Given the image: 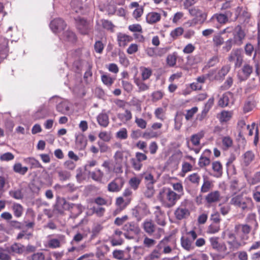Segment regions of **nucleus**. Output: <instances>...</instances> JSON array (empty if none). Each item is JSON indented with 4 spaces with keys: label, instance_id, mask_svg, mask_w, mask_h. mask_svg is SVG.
<instances>
[{
    "label": "nucleus",
    "instance_id": "1",
    "mask_svg": "<svg viewBox=\"0 0 260 260\" xmlns=\"http://www.w3.org/2000/svg\"><path fill=\"white\" fill-rule=\"evenodd\" d=\"M180 196L170 188H165L159 193V198L164 206L167 208L174 206Z\"/></svg>",
    "mask_w": 260,
    "mask_h": 260
},
{
    "label": "nucleus",
    "instance_id": "2",
    "mask_svg": "<svg viewBox=\"0 0 260 260\" xmlns=\"http://www.w3.org/2000/svg\"><path fill=\"white\" fill-rule=\"evenodd\" d=\"M230 203L243 211L252 210L254 206L251 198L249 197L244 198L241 195L233 197L231 200Z\"/></svg>",
    "mask_w": 260,
    "mask_h": 260
},
{
    "label": "nucleus",
    "instance_id": "3",
    "mask_svg": "<svg viewBox=\"0 0 260 260\" xmlns=\"http://www.w3.org/2000/svg\"><path fill=\"white\" fill-rule=\"evenodd\" d=\"M221 237L225 240L230 251H233L240 248L244 244L238 238L235 233L225 231L222 233Z\"/></svg>",
    "mask_w": 260,
    "mask_h": 260
},
{
    "label": "nucleus",
    "instance_id": "4",
    "mask_svg": "<svg viewBox=\"0 0 260 260\" xmlns=\"http://www.w3.org/2000/svg\"><path fill=\"white\" fill-rule=\"evenodd\" d=\"M55 210L60 213H62L64 210H70V208L77 209V214H81L84 208L81 204H70L63 198L57 197L55 207Z\"/></svg>",
    "mask_w": 260,
    "mask_h": 260
},
{
    "label": "nucleus",
    "instance_id": "5",
    "mask_svg": "<svg viewBox=\"0 0 260 260\" xmlns=\"http://www.w3.org/2000/svg\"><path fill=\"white\" fill-rule=\"evenodd\" d=\"M252 230L251 226L247 223H239L234 227V232L237 238L246 244V241L249 239V234Z\"/></svg>",
    "mask_w": 260,
    "mask_h": 260
},
{
    "label": "nucleus",
    "instance_id": "6",
    "mask_svg": "<svg viewBox=\"0 0 260 260\" xmlns=\"http://www.w3.org/2000/svg\"><path fill=\"white\" fill-rule=\"evenodd\" d=\"M125 152L122 150L117 151L113 156V172L121 174L123 172V166L127 160V156H124Z\"/></svg>",
    "mask_w": 260,
    "mask_h": 260
},
{
    "label": "nucleus",
    "instance_id": "7",
    "mask_svg": "<svg viewBox=\"0 0 260 260\" xmlns=\"http://www.w3.org/2000/svg\"><path fill=\"white\" fill-rule=\"evenodd\" d=\"M190 202L189 200H184L183 201L179 206L176 209L174 215L176 218L178 220L186 219L190 215L189 207Z\"/></svg>",
    "mask_w": 260,
    "mask_h": 260
},
{
    "label": "nucleus",
    "instance_id": "8",
    "mask_svg": "<svg viewBox=\"0 0 260 260\" xmlns=\"http://www.w3.org/2000/svg\"><path fill=\"white\" fill-rule=\"evenodd\" d=\"M143 229L146 233L151 235L155 231L156 233L154 234L155 237L159 239L164 233V230L161 228H156L154 223L151 220H145L143 224Z\"/></svg>",
    "mask_w": 260,
    "mask_h": 260
},
{
    "label": "nucleus",
    "instance_id": "9",
    "mask_svg": "<svg viewBox=\"0 0 260 260\" xmlns=\"http://www.w3.org/2000/svg\"><path fill=\"white\" fill-rule=\"evenodd\" d=\"M254 70L253 67L249 62L244 63L238 74V77L240 81H244L247 80Z\"/></svg>",
    "mask_w": 260,
    "mask_h": 260
},
{
    "label": "nucleus",
    "instance_id": "10",
    "mask_svg": "<svg viewBox=\"0 0 260 260\" xmlns=\"http://www.w3.org/2000/svg\"><path fill=\"white\" fill-rule=\"evenodd\" d=\"M50 235L48 236L49 239L47 245L49 248H58L66 242L65 236L63 235H57L55 238H50Z\"/></svg>",
    "mask_w": 260,
    "mask_h": 260
},
{
    "label": "nucleus",
    "instance_id": "11",
    "mask_svg": "<svg viewBox=\"0 0 260 260\" xmlns=\"http://www.w3.org/2000/svg\"><path fill=\"white\" fill-rule=\"evenodd\" d=\"M245 33L240 25L235 27V31L233 32V42L237 46H241L245 38Z\"/></svg>",
    "mask_w": 260,
    "mask_h": 260
},
{
    "label": "nucleus",
    "instance_id": "12",
    "mask_svg": "<svg viewBox=\"0 0 260 260\" xmlns=\"http://www.w3.org/2000/svg\"><path fill=\"white\" fill-rule=\"evenodd\" d=\"M243 55L240 49H234L232 51L229 57L230 61H235L236 67H240L243 62Z\"/></svg>",
    "mask_w": 260,
    "mask_h": 260
},
{
    "label": "nucleus",
    "instance_id": "13",
    "mask_svg": "<svg viewBox=\"0 0 260 260\" xmlns=\"http://www.w3.org/2000/svg\"><path fill=\"white\" fill-rule=\"evenodd\" d=\"M124 183L122 177H117L108 184V190L111 192H118L121 190Z\"/></svg>",
    "mask_w": 260,
    "mask_h": 260
},
{
    "label": "nucleus",
    "instance_id": "14",
    "mask_svg": "<svg viewBox=\"0 0 260 260\" xmlns=\"http://www.w3.org/2000/svg\"><path fill=\"white\" fill-rule=\"evenodd\" d=\"M154 215L155 222L159 225L165 226L166 225V216L159 206H156L154 208Z\"/></svg>",
    "mask_w": 260,
    "mask_h": 260
},
{
    "label": "nucleus",
    "instance_id": "15",
    "mask_svg": "<svg viewBox=\"0 0 260 260\" xmlns=\"http://www.w3.org/2000/svg\"><path fill=\"white\" fill-rule=\"evenodd\" d=\"M66 26L64 21L60 18L54 19L50 24V28L54 33L58 32L63 30Z\"/></svg>",
    "mask_w": 260,
    "mask_h": 260
},
{
    "label": "nucleus",
    "instance_id": "16",
    "mask_svg": "<svg viewBox=\"0 0 260 260\" xmlns=\"http://www.w3.org/2000/svg\"><path fill=\"white\" fill-rule=\"evenodd\" d=\"M188 12L190 15L198 18L201 23H203L206 19V14L197 7L189 9Z\"/></svg>",
    "mask_w": 260,
    "mask_h": 260
},
{
    "label": "nucleus",
    "instance_id": "17",
    "mask_svg": "<svg viewBox=\"0 0 260 260\" xmlns=\"http://www.w3.org/2000/svg\"><path fill=\"white\" fill-rule=\"evenodd\" d=\"M131 200V198H124L121 197L117 198L116 200V204L118 208L115 211V214H116L124 209L130 203Z\"/></svg>",
    "mask_w": 260,
    "mask_h": 260
},
{
    "label": "nucleus",
    "instance_id": "18",
    "mask_svg": "<svg viewBox=\"0 0 260 260\" xmlns=\"http://www.w3.org/2000/svg\"><path fill=\"white\" fill-rule=\"evenodd\" d=\"M6 250L11 254H21L25 251V247L20 243H14L7 247Z\"/></svg>",
    "mask_w": 260,
    "mask_h": 260
},
{
    "label": "nucleus",
    "instance_id": "19",
    "mask_svg": "<svg viewBox=\"0 0 260 260\" xmlns=\"http://www.w3.org/2000/svg\"><path fill=\"white\" fill-rule=\"evenodd\" d=\"M75 145L78 150H83L87 145V140L83 134L79 133L75 136Z\"/></svg>",
    "mask_w": 260,
    "mask_h": 260
},
{
    "label": "nucleus",
    "instance_id": "20",
    "mask_svg": "<svg viewBox=\"0 0 260 260\" xmlns=\"http://www.w3.org/2000/svg\"><path fill=\"white\" fill-rule=\"evenodd\" d=\"M117 42L120 47H124L133 40V38L125 34L119 32L117 36Z\"/></svg>",
    "mask_w": 260,
    "mask_h": 260
},
{
    "label": "nucleus",
    "instance_id": "21",
    "mask_svg": "<svg viewBox=\"0 0 260 260\" xmlns=\"http://www.w3.org/2000/svg\"><path fill=\"white\" fill-rule=\"evenodd\" d=\"M96 120L98 124L103 127H107L109 124V116L105 111H103L97 116Z\"/></svg>",
    "mask_w": 260,
    "mask_h": 260
},
{
    "label": "nucleus",
    "instance_id": "22",
    "mask_svg": "<svg viewBox=\"0 0 260 260\" xmlns=\"http://www.w3.org/2000/svg\"><path fill=\"white\" fill-rule=\"evenodd\" d=\"M230 70V67L228 66H223L222 68L218 71L216 73L215 71V73L214 74L213 76H212V78H210V80H222L225 76L229 72Z\"/></svg>",
    "mask_w": 260,
    "mask_h": 260
},
{
    "label": "nucleus",
    "instance_id": "23",
    "mask_svg": "<svg viewBox=\"0 0 260 260\" xmlns=\"http://www.w3.org/2000/svg\"><path fill=\"white\" fill-rule=\"evenodd\" d=\"M220 193L218 191H213L208 193L205 197L207 203L211 205L212 204L216 203L220 200Z\"/></svg>",
    "mask_w": 260,
    "mask_h": 260
},
{
    "label": "nucleus",
    "instance_id": "24",
    "mask_svg": "<svg viewBox=\"0 0 260 260\" xmlns=\"http://www.w3.org/2000/svg\"><path fill=\"white\" fill-rule=\"evenodd\" d=\"M218 240L219 238L216 237H213L209 239L212 247L217 251H225L226 250L225 245L220 244Z\"/></svg>",
    "mask_w": 260,
    "mask_h": 260
},
{
    "label": "nucleus",
    "instance_id": "25",
    "mask_svg": "<svg viewBox=\"0 0 260 260\" xmlns=\"http://www.w3.org/2000/svg\"><path fill=\"white\" fill-rule=\"evenodd\" d=\"M77 20V27L82 34L85 35L88 33L89 25L87 22L83 19L79 18Z\"/></svg>",
    "mask_w": 260,
    "mask_h": 260
},
{
    "label": "nucleus",
    "instance_id": "26",
    "mask_svg": "<svg viewBox=\"0 0 260 260\" xmlns=\"http://www.w3.org/2000/svg\"><path fill=\"white\" fill-rule=\"evenodd\" d=\"M212 168L214 173V177L217 178L221 177L223 174L222 166L219 161H213L212 163Z\"/></svg>",
    "mask_w": 260,
    "mask_h": 260
},
{
    "label": "nucleus",
    "instance_id": "27",
    "mask_svg": "<svg viewBox=\"0 0 260 260\" xmlns=\"http://www.w3.org/2000/svg\"><path fill=\"white\" fill-rule=\"evenodd\" d=\"M161 18L160 14L158 13L152 12L147 14L146 17V20L147 23L149 24L155 23L160 20Z\"/></svg>",
    "mask_w": 260,
    "mask_h": 260
},
{
    "label": "nucleus",
    "instance_id": "28",
    "mask_svg": "<svg viewBox=\"0 0 260 260\" xmlns=\"http://www.w3.org/2000/svg\"><path fill=\"white\" fill-rule=\"evenodd\" d=\"M254 154L252 151H247L243 155V165L246 167L249 166L254 160Z\"/></svg>",
    "mask_w": 260,
    "mask_h": 260
},
{
    "label": "nucleus",
    "instance_id": "29",
    "mask_svg": "<svg viewBox=\"0 0 260 260\" xmlns=\"http://www.w3.org/2000/svg\"><path fill=\"white\" fill-rule=\"evenodd\" d=\"M193 243L189 237H182L181 239V245L186 250L189 251L194 248Z\"/></svg>",
    "mask_w": 260,
    "mask_h": 260
},
{
    "label": "nucleus",
    "instance_id": "30",
    "mask_svg": "<svg viewBox=\"0 0 260 260\" xmlns=\"http://www.w3.org/2000/svg\"><path fill=\"white\" fill-rule=\"evenodd\" d=\"M167 239H163L158 243L156 247L158 249H162V253L165 254L170 253L172 251V247L167 243Z\"/></svg>",
    "mask_w": 260,
    "mask_h": 260
},
{
    "label": "nucleus",
    "instance_id": "31",
    "mask_svg": "<svg viewBox=\"0 0 260 260\" xmlns=\"http://www.w3.org/2000/svg\"><path fill=\"white\" fill-rule=\"evenodd\" d=\"M8 40L6 38L0 39V58H4L8 51Z\"/></svg>",
    "mask_w": 260,
    "mask_h": 260
},
{
    "label": "nucleus",
    "instance_id": "32",
    "mask_svg": "<svg viewBox=\"0 0 260 260\" xmlns=\"http://www.w3.org/2000/svg\"><path fill=\"white\" fill-rule=\"evenodd\" d=\"M11 209L15 217L18 218L22 216L24 209L21 204L14 203L12 205Z\"/></svg>",
    "mask_w": 260,
    "mask_h": 260
},
{
    "label": "nucleus",
    "instance_id": "33",
    "mask_svg": "<svg viewBox=\"0 0 260 260\" xmlns=\"http://www.w3.org/2000/svg\"><path fill=\"white\" fill-rule=\"evenodd\" d=\"M238 128L239 131V136L243 137L246 134V131L249 128V124H246L244 120H241L238 122Z\"/></svg>",
    "mask_w": 260,
    "mask_h": 260
},
{
    "label": "nucleus",
    "instance_id": "34",
    "mask_svg": "<svg viewBox=\"0 0 260 260\" xmlns=\"http://www.w3.org/2000/svg\"><path fill=\"white\" fill-rule=\"evenodd\" d=\"M56 110L62 114H66L70 110L69 102L66 101L60 102L56 106Z\"/></svg>",
    "mask_w": 260,
    "mask_h": 260
},
{
    "label": "nucleus",
    "instance_id": "35",
    "mask_svg": "<svg viewBox=\"0 0 260 260\" xmlns=\"http://www.w3.org/2000/svg\"><path fill=\"white\" fill-rule=\"evenodd\" d=\"M141 75V79L143 80H147L149 79V78L152 75V70L151 69L149 68L143 67H142L140 68Z\"/></svg>",
    "mask_w": 260,
    "mask_h": 260
},
{
    "label": "nucleus",
    "instance_id": "36",
    "mask_svg": "<svg viewBox=\"0 0 260 260\" xmlns=\"http://www.w3.org/2000/svg\"><path fill=\"white\" fill-rule=\"evenodd\" d=\"M233 115L232 111H222L218 115V118L221 122H227L229 121Z\"/></svg>",
    "mask_w": 260,
    "mask_h": 260
},
{
    "label": "nucleus",
    "instance_id": "37",
    "mask_svg": "<svg viewBox=\"0 0 260 260\" xmlns=\"http://www.w3.org/2000/svg\"><path fill=\"white\" fill-rule=\"evenodd\" d=\"M231 97L230 93H224L218 101V105L221 107H225L228 106L230 103V98Z\"/></svg>",
    "mask_w": 260,
    "mask_h": 260
},
{
    "label": "nucleus",
    "instance_id": "38",
    "mask_svg": "<svg viewBox=\"0 0 260 260\" xmlns=\"http://www.w3.org/2000/svg\"><path fill=\"white\" fill-rule=\"evenodd\" d=\"M142 79H136L135 80V83L138 87L139 91L142 92L148 90L149 89L150 85L146 84Z\"/></svg>",
    "mask_w": 260,
    "mask_h": 260
},
{
    "label": "nucleus",
    "instance_id": "39",
    "mask_svg": "<svg viewBox=\"0 0 260 260\" xmlns=\"http://www.w3.org/2000/svg\"><path fill=\"white\" fill-rule=\"evenodd\" d=\"M88 174L91 178L96 181H101L104 176L103 172L100 169H96L92 172H88Z\"/></svg>",
    "mask_w": 260,
    "mask_h": 260
},
{
    "label": "nucleus",
    "instance_id": "40",
    "mask_svg": "<svg viewBox=\"0 0 260 260\" xmlns=\"http://www.w3.org/2000/svg\"><path fill=\"white\" fill-rule=\"evenodd\" d=\"M177 58V53L173 52L167 56L166 62L168 66L170 67H173L176 65Z\"/></svg>",
    "mask_w": 260,
    "mask_h": 260
},
{
    "label": "nucleus",
    "instance_id": "41",
    "mask_svg": "<svg viewBox=\"0 0 260 260\" xmlns=\"http://www.w3.org/2000/svg\"><path fill=\"white\" fill-rule=\"evenodd\" d=\"M204 134L203 132H200L197 134L193 135L191 137L190 141L194 146H198L200 143V140L203 138Z\"/></svg>",
    "mask_w": 260,
    "mask_h": 260
},
{
    "label": "nucleus",
    "instance_id": "42",
    "mask_svg": "<svg viewBox=\"0 0 260 260\" xmlns=\"http://www.w3.org/2000/svg\"><path fill=\"white\" fill-rule=\"evenodd\" d=\"M13 170L15 172L24 175L28 171V168L22 167L20 163L15 164L13 166Z\"/></svg>",
    "mask_w": 260,
    "mask_h": 260
},
{
    "label": "nucleus",
    "instance_id": "43",
    "mask_svg": "<svg viewBox=\"0 0 260 260\" xmlns=\"http://www.w3.org/2000/svg\"><path fill=\"white\" fill-rule=\"evenodd\" d=\"M161 256L160 249L157 248L154 249L149 255L146 256L144 260H154L159 258Z\"/></svg>",
    "mask_w": 260,
    "mask_h": 260
},
{
    "label": "nucleus",
    "instance_id": "44",
    "mask_svg": "<svg viewBox=\"0 0 260 260\" xmlns=\"http://www.w3.org/2000/svg\"><path fill=\"white\" fill-rule=\"evenodd\" d=\"M220 230V224L211 223L207 228V233L210 234H214L218 233Z\"/></svg>",
    "mask_w": 260,
    "mask_h": 260
},
{
    "label": "nucleus",
    "instance_id": "45",
    "mask_svg": "<svg viewBox=\"0 0 260 260\" xmlns=\"http://www.w3.org/2000/svg\"><path fill=\"white\" fill-rule=\"evenodd\" d=\"M247 181L250 185H255L260 182V171L255 173L253 176L247 179Z\"/></svg>",
    "mask_w": 260,
    "mask_h": 260
},
{
    "label": "nucleus",
    "instance_id": "46",
    "mask_svg": "<svg viewBox=\"0 0 260 260\" xmlns=\"http://www.w3.org/2000/svg\"><path fill=\"white\" fill-rule=\"evenodd\" d=\"M118 118L124 123H126L132 118V114L128 110H126L124 113L118 115Z\"/></svg>",
    "mask_w": 260,
    "mask_h": 260
},
{
    "label": "nucleus",
    "instance_id": "47",
    "mask_svg": "<svg viewBox=\"0 0 260 260\" xmlns=\"http://www.w3.org/2000/svg\"><path fill=\"white\" fill-rule=\"evenodd\" d=\"M25 163L31 165V168H42V165L40 162L33 157H28L24 159Z\"/></svg>",
    "mask_w": 260,
    "mask_h": 260
},
{
    "label": "nucleus",
    "instance_id": "48",
    "mask_svg": "<svg viewBox=\"0 0 260 260\" xmlns=\"http://www.w3.org/2000/svg\"><path fill=\"white\" fill-rule=\"evenodd\" d=\"M185 180L190 181L193 184L198 185L200 181L201 177L198 173H194L188 176Z\"/></svg>",
    "mask_w": 260,
    "mask_h": 260
},
{
    "label": "nucleus",
    "instance_id": "49",
    "mask_svg": "<svg viewBox=\"0 0 260 260\" xmlns=\"http://www.w3.org/2000/svg\"><path fill=\"white\" fill-rule=\"evenodd\" d=\"M155 193V189L153 185H146V188L144 191V194L146 198H152Z\"/></svg>",
    "mask_w": 260,
    "mask_h": 260
},
{
    "label": "nucleus",
    "instance_id": "50",
    "mask_svg": "<svg viewBox=\"0 0 260 260\" xmlns=\"http://www.w3.org/2000/svg\"><path fill=\"white\" fill-rule=\"evenodd\" d=\"M141 176H143L145 180V185H153L155 182V180L153 176L149 173H144L143 174L141 175Z\"/></svg>",
    "mask_w": 260,
    "mask_h": 260
},
{
    "label": "nucleus",
    "instance_id": "51",
    "mask_svg": "<svg viewBox=\"0 0 260 260\" xmlns=\"http://www.w3.org/2000/svg\"><path fill=\"white\" fill-rule=\"evenodd\" d=\"M215 73V71L214 70L211 71L205 75L198 77L197 79V82L202 85V84H203L205 82L206 80L208 78L209 79V80H210V78H212V76H213Z\"/></svg>",
    "mask_w": 260,
    "mask_h": 260
},
{
    "label": "nucleus",
    "instance_id": "52",
    "mask_svg": "<svg viewBox=\"0 0 260 260\" xmlns=\"http://www.w3.org/2000/svg\"><path fill=\"white\" fill-rule=\"evenodd\" d=\"M154 115L157 119L164 121L165 119V110L161 107L157 108L155 110Z\"/></svg>",
    "mask_w": 260,
    "mask_h": 260
},
{
    "label": "nucleus",
    "instance_id": "53",
    "mask_svg": "<svg viewBox=\"0 0 260 260\" xmlns=\"http://www.w3.org/2000/svg\"><path fill=\"white\" fill-rule=\"evenodd\" d=\"M141 182V178L137 177H134L130 179L128 183L129 185L133 189L136 190L138 189Z\"/></svg>",
    "mask_w": 260,
    "mask_h": 260
},
{
    "label": "nucleus",
    "instance_id": "54",
    "mask_svg": "<svg viewBox=\"0 0 260 260\" xmlns=\"http://www.w3.org/2000/svg\"><path fill=\"white\" fill-rule=\"evenodd\" d=\"M9 195L16 200H21L23 198V193L20 189L11 190L9 192Z\"/></svg>",
    "mask_w": 260,
    "mask_h": 260
},
{
    "label": "nucleus",
    "instance_id": "55",
    "mask_svg": "<svg viewBox=\"0 0 260 260\" xmlns=\"http://www.w3.org/2000/svg\"><path fill=\"white\" fill-rule=\"evenodd\" d=\"M101 79L103 83L108 86H110L114 81V79L112 78L109 74L102 75Z\"/></svg>",
    "mask_w": 260,
    "mask_h": 260
},
{
    "label": "nucleus",
    "instance_id": "56",
    "mask_svg": "<svg viewBox=\"0 0 260 260\" xmlns=\"http://www.w3.org/2000/svg\"><path fill=\"white\" fill-rule=\"evenodd\" d=\"M210 159L207 157L201 155L199 159L198 165L201 168H204L210 164Z\"/></svg>",
    "mask_w": 260,
    "mask_h": 260
},
{
    "label": "nucleus",
    "instance_id": "57",
    "mask_svg": "<svg viewBox=\"0 0 260 260\" xmlns=\"http://www.w3.org/2000/svg\"><path fill=\"white\" fill-rule=\"evenodd\" d=\"M101 22L103 27L105 29L108 30H110L112 32L114 31V28L115 27V26L111 21L106 19H102L101 20Z\"/></svg>",
    "mask_w": 260,
    "mask_h": 260
},
{
    "label": "nucleus",
    "instance_id": "58",
    "mask_svg": "<svg viewBox=\"0 0 260 260\" xmlns=\"http://www.w3.org/2000/svg\"><path fill=\"white\" fill-rule=\"evenodd\" d=\"M73 10L76 13H79L81 11L82 4L79 0H73L71 3Z\"/></svg>",
    "mask_w": 260,
    "mask_h": 260
},
{
    "label": "nucleus",
    "instance_id": "59",
    "mask_svg": "<svg viewBox=\"0 0 260 260\" xmlns=\"http://www.w3.org/2000/svg\"><path fill=\"white\" fill-rule=\"evenodd\" d=\"M222 146L224 150L229 149L233 145V140L229 136L224 137L222 140Z\"/></svg>",
    "mask_w": 260,
    "mask_h": 260
},
{
    "label": "nucleus",
    "instance_id": "60",
    "mask_svg": "<svg viewBox=\"0 0 260 260\" xmlns=\"http://www.w3.org/2000/svg\"><path fill=\"white\" fill-rule=\"evenodd\" d=\"M213 18H215L216 20L221 24L225 23L228 21L227 16L223 14H216L213 16Z\"/></svg>",
    "mask_w": 260,
    "mask_h": 260
},
{
    "label": "nucleus",
    "instance_id": "61",
    "mask_svg": "<svg viewBox=\"0 0 260 260\" xmlns=\"http://www.w3.org/2000/svg\"><path fill=\"white\" fill-rule=\"evenodd\" d=\"M63 39L67 41L73 42L76 40V36L73 32L67 30L63 34Z\"/></svg>",
    "mask_w": 260,
    "mask_h": 260
},
{
    "label": "nucleus",
    "instance_id": "62",
    "mask_svg": "<svg viewBox=\"0 0 260 260\" xmlns=\"http://www.w3.org/2000/svg\"><path fill=\"white\" fill-rule=\"evenodd\" d=\"M117 138L125 140L127 138V131L125 128H122L116 133Z\"/></svg>",
    "mask_w": 260,
    "mask_h": 260
},
{
    "label": "nucleus",
    "instance_id": "63",
    "mask_svg": "<svg viewBox=\"0 0 260 260\" xmlns=\"http://www.w3.org/2000/svg\"><path fill=\"white\" fill-rule=\"evenodd\" d=\"M212 186V183L210 181L204 180L201 188V191L203 193L207 192L211 189Z\"/></svg>",
    "mask_w": 260,
    "mask_h": 260
},
{
    "label": "nucleus",
    "instance_id": "64",
    "mask_svg": "<svg viewBox=\"0 0 260 260\" xmlns=\"http://www.w3.org/2000/svg\"><path fill=\"white\" fill-rule=\"evenodd\" d=\"M246 221L247 222L253 224L256 227L258 226V223L256 219V215L255 213H251L248 214L246 218Z\"/></svg>",
    "mask_w": 260,
    "mask_h": 260
}]
</instances>
